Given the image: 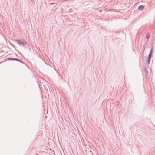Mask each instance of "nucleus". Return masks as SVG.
Returning <instances> with one entry per match:
<instances>
[{
	"label": "nucleus",
	"mask_w": 155,
	"mask_h": 155,
	"mask_svg": "<svg viewBox=\"0 0 155 155\" xmlns=\"http://www.w3.org/2000/svg\"><path fill=\"white\" fill-rule=\"evenodd\" d=\"M144 8V6L143 5H140L138 7L139 10H142Z\"/></svg>",
	"instance_id": "f257e3e1"
},
{
	"label": "nucleus",
	"mask_w": 155,
	"mask_h": 155,
	"mask_svg": "<svg viewBox=\"0 0 155 155\" xmlns=\"http://www.w3.org/2000/svg\"><path fill=\"white\" fill-rule=\"evenodd\" d=\"M151 56V54H150V53L149 55L148 63H149L150 62V58Z\"/></svg>",
	"instance_id": "f03ea898"
},
{
	"label": "nucleus",
	"mask_w": 155,
	"mask_h": 155,
	"mask_svg": "<svg viewBox=\"0 0 155 155\" xmlns=\"http://www.w3.org/2000/svg\"><path fill=\"white\" fill-rule=\"evenodd\" d=\"M147 38L148 39L149 37V35H147L146 36Z\"/></svg>",
	"instance_id": "7ed1b4c3"
}]
</instances>
